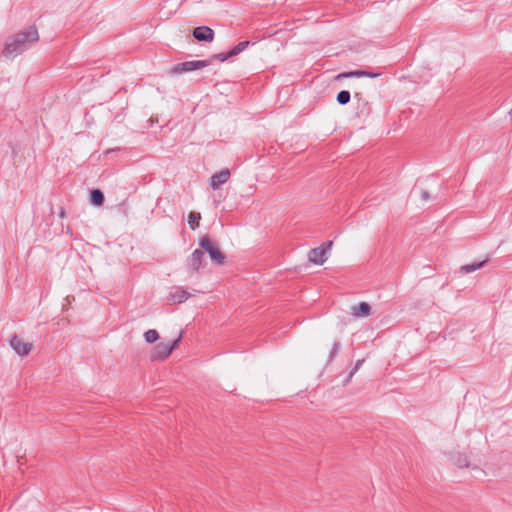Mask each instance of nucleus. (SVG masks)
Masks as SVG:
<instances>
[{
  "instance_id": "obj_6",
  "label": "nucleus",
  "mask_w": 512,
  "mask_h": 512,
  "mask_svg": "<svg viewBox=\"0 0 512 512\" xmlns=\"http://www.w3.org/2000/svg\"><path fill=\"white\" fill-rule=\"evenodd\" d=\"M172 353L171 347L168 345V342H160L158 343L152 350L151 360L159 361L166 359Z\"/></svg>"
},
{
  "instance_id": "obj_14",
  "label": "nucleus",
  "mask_w": 512,
  "mask_h": 512,
  "mask_svg": "<svg viewBox=\"0 0 512 512\" xmlns=\"http://www.w3.org/2000/svg\"><path fill=\"white\" fill-rule=\"evenodd\" d=\"M201 215L198 212H191L188 217V224L192 230L199 226Z\"/></svg>"
},
{
  "instance_id": "obj_10",
  "label": "nucleus",
  "mask_w": 512,
  "mask_h": 512,
  "mask_svg": "<svg viewBox=\"0 0 512 512\" xmlns=\"http://www.w3.org/2000/svg\"><path fill=\"white\" fill-rule=\"evenodd\" d=\"M191 294L181 287H175L170 293L168 300L172 303H183Z\"/></svg>"
},
{
  "instance_id": "obj_22",
  "label": "nucleus",
  "mask_w": 512,
  "mask_h": 512,
  "mask_svg": "<svg viewBox=\"0 0 512 512\" xmlns=\"http://www.w3.org/2000/svg\"><path fill=\"white\" fill-rule=\"evenodd\" d=\"M340 345L338 342H334L333 344V348H332V351H331V357H333V355L338 351Z\"/></svg>"
},
{
  "instance_id": "obj_4",
  "label": "nucleus",
  "mask_w": 512,
  "mask_h": 512,
  "mask_svg": "<svg viewBox=\"0 0 512 512\" xmlns=\"http://www.w3.org/2000/svg\"><path fill=\"white\" fill-rule=\"evenodd\" d=\"M332 247V241H327L323 243L320 247L314 248L309 252V261L317 264L322 265L328 257V253L331 250Z\"/></svg>"
},
{
  "instance_id": "obj_15",
  "label": "nucleus",
  "mask_w": 512,
  "mask_h": 512,
  "mask_svg": "<svg viewBox=\"0 0 512 512\" xmlns=\"http://www.w3.org/2000/svg\"><path fill=\"white\" fill-rule=\"evenodd\" d=\"M249 44V41H242L238 43L232 50L229 51V55H232V57L238 55L244 51L249 46Z\"/></svg>"
},
{
  "instance_id": "obj_12",
  "label": "nucleus",
  "mask_w": 512,
  "mask_h": 512,
  "mask_svg": "<svg viewBox=\"0 0 512 512\" xmlns=\"http://www.w3.org/2000/svg\"><path fill=\"white\" fill-rule=\"evenodd\" d=\"M487 262V260H484V261H481V262H477V263H472V264H466V265H463L461 268H460V272L462 274H468V273H472L480 268L483 267V265Z\"/></svg>"
},
{
  "instance_id": "obj_17",
  "label": "nucleus",
  "mask_w": 512,
  "mask_h": 512,
  "mask_svg": "<svg viewBox=\"0 0 512 512\" xmlns=\"http://www.w3.org/2000/svg\"><path fill=\"white\" fill-rule=\"evenodd\" d=\"M353 77H364V71L355 70V71L344 72V73H341L338 75V78H353Z\"/></svg>"
},
{
  "instance_id": "obj_8",
  "label": "nucleus",
  "mask_w": 512,
  "mask_h": 512,
  "mask_svg": "<svg viewBox=\"0 0 512 512\" xmlns=\"http://www.w3.org/2000/svg\"><path fill=\"white\" fill-rule=\"evenodd\" d=\"M203 255H204L203 251H201L199 249H196L188 257V259H187V266H188V269L192 273H195V272H197L200 269L201 264H202V260H203Z\"/></svg>"
},
{
  "instance_id": "obj_11",
  "label": "nucleus",
  "mask_w": 512,
  "mask_h": 512,
  "mask_svg": "<svg viewBox=\"0 0 512 512\" xmlns=\"http://www.w3.org/2000/svg\"><path fill=\"white\" fill-rule=\"evenodd\" d=\"M352 315L355 317H367L370 315L371 306L366 302H361L358 305L352 306Z\"/></svg>"
},
{
  "instance_id": "obj_20",
  "label": "nucleus",
  "mask_w": 512,
  "mask_h": 512,
  "mask_svg": "<svg viewBox=\"0 0 512 512\" xmlns=\"http://www.w3.org/2000/svg\"><path fill=\"white\" fill-rule=\"evenodd\" d=\"M182 334L179 335L177 339H175L173 342H168V345L171 347V351H173L180 343Z\"/></svg>"
},
{
  "instance_id": "obj_3",
  "label": "nucleus",
  "mask_w": 512,
  "mask_h": 512,
  "mask_svg": "<svg viewBox=\"0 0 512 512\" xmlns=\"http://www.w3.org/2000/svg\"><path fill=\"white\" fill-rule=\"evenodd\" d=\"M210 63L211 61L207 60L186 61L173 66L171 68V74H181L185 72L199 70L207 67Z\"/></svg>"
},
{
  "instance_id": "obj_13",
  "label": "nucleus",
  "mask_w": 512,
  "mask_h": 512,
  "mask_svg": "<svg viewBox=\"0 0 512 512\" xmlns=\"http://www.w3.org/2000/svg\"><path fill=\"white\" fill-rule=\"evenodd\" d=\"M90 202L95 206H101L104 202V194L102 191L99 189L93 190L91 192Z\"/></svg>"
},
{
  "instance_id": "obj_1",
  "label": "nucleus",
  "mask_w": 512,
  "mask_h": 512,
  "mask_svg": "<svg viewBox=\"0 0 512 512\" xmlns=\"http://www.w3.org/2000/svg\"><path fill=\"white\" fill-rule=\"evenodd\" d=\"M38 38V31L34 27H30L11 38L6 43L3 53L6 57H15L29 49L32 44L38 41Z\"/></svg>"
},
{
  "instance_id": "obj_5",
  "label": "nucleus",
  "mask_w": 512,
  "mask_h": 512,
  "mask_svg": "<svg viewBox=\"0 0 512 512\" xmlns=\"http://www.w3.org/2000/svg\"><path fill=\"white\" fill-rule=\"evenodd\" d=\"M10 345L20 356H26L32 350V344L19 336H14L10 341Z\"/></svg>"
},
{
  "instance_id": "obj_16",
  "label": "nucleus",
  "mask_w": 512,
  "mask_h": 512,
  "mask_svg": "<svg viewBox=\"0 0 512 512\" xmlns=\"http://www.w3.org/2000/svg\"><path fill=\"white\" fill-rule=\"evenodd\" d=\"M145 341L148 343H154L159 339V334L155 329H150L144 333Z\"/></svg>"
},
{
  "instance_id": "obj_2",
  "label": "nucleus",
  "mask_w": 512,
  "mask_h": 512,
  "mask_svg": "<svg viewBox=\"0 0 512 512\" xmlns=\"http://www.w3.org/2000/svg\"><path fill=\"white\" fill-rule=\"evenodd\" d=\"M199 247L201 248V251L206 252L211 261L215 265H223L225 263V255L222 253V251L219 248V245L212 241L208 236H203L199 241Z\"/></svg>"
},
{
  "instance_id": "obj_26",
  "label": "nucleus",
  "mask_w": 512,
  "mask_h": 512,
  "mask_svg": "<svg viewBox=\"0 0 512 512\" xmlns=\"http://www.w3.org/2000/svg\"><path fill=\"white\" fill-rule=\"evenodd\" d=\"M509 114H510V117L512 119V109L510 110Z\"/></svg>"
},
{
  "instance_id": "obj_25",
  "label": "nucleus",
  "mask_w": 512,
  "mask_h": 512,
  "mask_svg": "<svg viewBox=\"0 0 512 512\" xmlns=\"http://www.w3.org/2000/svg\"><path fill=\"white\" fill-rule=\"evenodd\" d=\"M422 198H423L424 200H427V199L429 198L428 193H427V192H423V193H422Z\"/></svg>"
},
{
  "instance_id": "obj_9",
  "label": "nucleus",
  "mask_w": 512,
  "mask_h": 512,
  "mask_svg": "<svg viewBox=\"0 0 512 512\" xmlns=\"http://www.w3.org/2000/svg\"><path fill=\"white\" fill-rule=\"evenodd\" d=\"M193 36L198 41L212 42L214 40V31L208 26H200L193 30Z\"/></svg>"
},
{
  "instance_id": "obj_24",
  "label": "nucleus",
  "mask_w": 512,
  "mask_h": 512,
  "mask_svg": "<svg viewBox=\"0 0 512 512\" xmlns=\"http://www.w3.org/2000/svg\"><path fill=\"white\" fill-rule=\"evenodd\" d=\"M363 360H358L355 365V371L361 366Z\"/></svg>"
},
{
  "instance_id": "obj_23",
  "label": "nucleus",
  "mask_w": 512,
  "mask_h": 512,
  "mask_svg": "<svg viewBox=\"0 0 512 512\" xmlns=\"http://www.w3.org/2000/svg\"><path fill=\"white\" fill-rule=\"evenodd\" d=\"M378 75H379L378 73H372V72L364 71V76H365V77L375 78V77H377Z\"/></svg>"
},
{
  "instance_id": "obj_21",
  "label": "nucleus",
  "mask_w": 512,
  "mask_h": 512,
  "mask_svg": "<svg viewBox=\"0 0 512 512\" xmlns=\"http://www.w3.org/2000/svg\"><path fill=\"white\" fill-rule=\"evenodd\" d=\"M457 465L459 467H467L468 466V461H467V458L466 457H463V458H459V460L456 461Z\"/></svg>"
},
{
  "instance_id": "obj_18",
  "label": "nucleus",
  "mask_w": 512,
  "mask_h": 512,
  "mask_svg": "<svg viewBox=\"0 0 512 512\" xmlns=\"http://www.w3.org/2000/svg\"><path fill=\"white\" fill-rule=\"evenodd\" d=\"M337 101L341 105L347 104L350 101L349 91H346V90L340 91L337 95Z\"/></svg>"
},
{
  "instance_id": "obj_19",
  "label": "nucleus",
  "mask_w": 512,
  "mask_h": 512,
  "mask_svg": "<svg viewBox=\"0 0 512 512\" xmlns=\"http://www.w3.org/2000/svg\"><path fill=\"white\" fill-rule=\"evenodd\" d=\"M230 57H232V55H229V52H227V53H220V54L213 55L212 59H217L221 62H224Z\"/></svg>"
},
{
  "instance_id": "obj_7",
  "label": "nucleus",
  "mask_w": 512,
  "mask_h": 512,
  "mask_svg": "<svg viewBox=\"0 0 512 512\" xmlns=\"http://www.w3.org/2000/svg\"><path fill=\"white\" fill-rule=\"evenodd\" d=\"M230 170L223 169L218 173H215L210 178V186L213 190H217L221 185L228 182L230 179Z\"/></svg>"
}]
</instances>
